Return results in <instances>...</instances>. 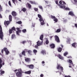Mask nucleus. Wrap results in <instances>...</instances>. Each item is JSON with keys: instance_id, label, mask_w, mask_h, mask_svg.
<instances>
[{"instance_id": "38", "label": "nucleus", "mask_w": 77, "mask_h": 77, "mask_svg": "<svg viewBox=\"0 0 77 77\" xmlns=\"http://www.w3.org/2000/svg\"><path fill=\"white\" fill-rule=\"evenodd\" d=\"M34 9L35 11H38V9L37 8H34Z\"/></svg>"}, {"instance_id": "49", "label": "nucleus", "mask_w": 77, "mask_h": 77, "mask_svg": "<svg viewBox=\"0 0 77 77\" xmlns=\"http://www.w3.org/2000/svg\"><path fill=\"white\" fill-rule=\"evenodd\" d=\"M19 56L20 57H22V54H21V53L20 54H19Z\"/></svg>"}, {"instance_id": "5", "label": "nucleus", "mask_w": 77, "mask_h": 77, "mask_svg": "<svg viewBox=\"0 0 77 77\" xmlns=\"http://www.w3.org/2000/svg\"><path fill=\"white\" fill-rule=\"evenodd\" d=\"M57 68L58 69H61L62 72H63V67L60 66V65H58L57 66Z\"/></svg>"}, {"instance_id": "18", "label": "nucleus", "mask_w": 77, "mask_h": 77, "mask_svg": "<svg viewBox=\"0 0 77 77\" xmlns=\"http://www.w3.org/2000/svg\"><path fill=\"white\" fill-rule=\"evenodd\" d=\"M12 15H13V16H16V15H17V13H16V12H15V11H13L12 13Z\"/></svg>"}, {"instance_id": "42", "label": "nucleus", "mask_w": 77, "mask_h": 77, "mask_svg": "<svg viewBox=\"0 0 77 77\" xmlns=\"http://www.w3.org/2000/svg\"><path fill=\"white\" fill-rule=\"evenodd\" d=\"M22 11H23V12H25V11H26V9L25 8H23L22 9Z\"/></svg>"}, {"instance_id": "4", "label": "nucleus", "mask_w": 77, "mask_h": 77, "mask_svg": "<svg viewBox=\"0 0 77 77\" xmlns=\"http://www.w3.org/2000/svg\"><path fill=\"white\" fill-rule=\"evenodd\" d=\"M3 31H2V26L0 25V38L1 40L3 39Z\"/></svg>"}, {"instance_id": "39", "label": "nucleus", "mask_w": 77, "mask_h": 77, "mask_svg": "<svg viewBox=\"0 0 77 77\" xmlns=\"http://www.w3.org/2000/svg\"><path fill=\"white\" fill-rule=\"evenodd\" d=\"M17 23H18V24H21L22 23V22L21 21H18L17 22Z\"/></svg>"}, {"instance_id": "52", "label": "nucleus", "mask_w": 77, "mask_h": 77, "mask_svg": "<svg viewBox=\"0 0 77 77\" xmlns=\"http://www.w3.org/2000/svg\"><path fill=\"white\" fill-rule=\"evenodd\" d=\"M65 9L66 10H69V8H66Z\"/></svg>"}, {"instance_id": "61", "label": "nucleus", "mask_w": 77, "mask_h": 77, "mask_svg": "<svg viewBox=\"0 0 77 77\" xmlns=\"http://www.w3.org/2000/svg\"><path fill=\"white\" fill-rule=\"evenodd\" d=\"M75 2H77V0H74Z\"/></svg>"}, {"instance_id": "28", "label": "nucleus", "mask_w": 77, "mask_h": 77, "mask_svg": "<svg viewBox=\"0 0 77 77\" xmlns=\"http://www.w3.org/2000/svg\"><path fill=\"white\" fill-rule=\"evenodd\" d=\"M69 63H70V64H71V65H73V63H72V61L71 60H69Z\"/></svg>"}, {"instance_id": "33", "label": "nucleus", "mask_w": 77, "mask_h": 77, "mask_svg": "<svg viewBox=\"0 0 77 77\" xmlns=\"http://www.w3.org/2000/svg\"><path fill=\"white\" fill-rule=\"evenodd\" d=\"M71 41V39L69 38L67 40V43H68L69 42H70V41Z\"/></svg>"}, {"instance_id": "27", "label": "nucleus", "mask_w": 77, "mask_h": 77, "mask_svg": "<svg viewBox=\"0 0 77 77\" xmlns=\"http://www.w3.org/2000/svg\"><path fill=\"white\" fill-rule=\"evenodd\" d=\"M9 21H12V16L11 15L9 16Z\"/></svg>"}, {"instance_id": "54", "label": "nucleus", "mask_w": 77, "mask_h": 77, "mask_svg": "<svg viewBox=\"0 0 77 77\" xmlns=\"http://www.w3.org/2000/svg\"><path fill=\"white\" fill-rule=\"evenodd\" d=\"M65 77H71V76H69V75H68V76H65Z\"/></svg>"}, {"instance_id": "64", "label": "nucleus", "mask_w": 77, "mask_h": 77, "mask_svg": "<svg viewBox=\"0 0 77 77\" xmlns=\"http://www.w3.org/2000/svg\"><path fill=\"white\" fill-rule=\"evenodd\" d=\"M20 2H21V0H18Z\"/></svg>"}, {"instance_id": "11", "label": "nucleus", "mask_w": 77, "mask_h": 77, "mask_svg": "<svg viewBox=\"0 0 77 77\" xmlns=\"http://www.w3.org/2000/svg\"><path fill=\"white\" fill-rule=\"evenodd\" d=\"M55 41H56L57 42H60V40H59V37H58V36H57V35H55Z\"/></svg>"}, {"instance_id": "10", "label": "nucleus", "mask_w": 77, "mask_h": 77, "mask_svg": "<svg viewBox=\"0 0 77 77\" xmlns=\"http://www.w3.org/2000/svg\"><path fill=\"white\" fill-rule=\"evenodd\" d=\"M51 18H52V19H54V21H55V22H57V19L55 18V17L54 16H53L51 15Z\"/></svg>"}, {"instance_id": "35", "label": "nucleus", "mask_w": 77, "mask_h": 77, "mask_svg": "<svg viewBox=\"0 0 77 77\" xmlns=\"http://www.w3.org/2000/svg\"><path fill=\"white\" fill-rule=\"evenodd\" d=\"M22 32L23 33H26V29H23L22 30Z\"/></svg>"}, {"instance_id": "37", "label": "nucleus", "mask_w": 77, "mask_h": 77, "mask_svg": "<svg viewBox=\"0 0 77 77\" xmlns=\"http://www.w3.org/2000/svg\"><path fill=\"white\" fill-rule=\"evenodd\" d=\"M10 34H11L12 33V29H10L9 31Z\"/></svg>"}, {"instance_id": "56", "label": "nucleus", "mask_w": 77, "mask_h": 77, "mask_svg": "<svg viewBox=\"0 0 77 77\" xmlns=\"http://www.w3.org/2000/svg\"><path fill=\"white\" fill-rule=\"evenodd\" d=\"M3 51H4L2 49V53H3Z\"/></svg>"}, {"instance_id": "25", "label": "nucleus", "mask_w": 77, "mask_h": 77, "mask_svg": "<svg viewBox=\"0 0 77 77\" xmlns=\"http://www.w3.org/2000/svg\"><path fill=\"white\" fill-rule=\"evenodd\" d=\"M0 72H1V75H2V74H3L5 73V71H3L2 70H0Z\"/></svg>"}, {"instance_id": "58", "label": "nucleus", "mask_w": 77, "mask_h": 77, "mask_svg": "<svg viewBox=\"0 0 77 77\" xmlns=\"http://www.w3.org/2000/svg\"><path fill=\"white\" fill-rule=\"evenodd\" d=\"M75 27H77V24H75Z\"/></svg>"}, {"instance_id": "32", "label": "nucleus", "mask_w": 77, "mask_h": 77, "mask_svg": "<svg viewBox=\"0 0 77 77\" xmlns=\"http://www.w3.org/2000/svg\"><path fill=\"white\" fill-rule=\"evenodd\" d=\"M58 50L59 52H61V51H62V48H59Z\"/></svg>"}, {"instance_id": "24", "label": "nucleus", "mask_w": 77, "mask_h": 77, "mask_svg": "<svg viewBox=\"0 0 77 77\" xmlns=\"http://www.w3.org/2000/svg\"><path fill=\"white\" fill-rule=\"evenodd\" d=\"M25 74H30L31 73V71H28L27 72H24Z\"/></svg>"}, {"instance_id": "47", "label": "nucleus", "mask_w": 77, "mask_h": 77, "mask_svg": "<svg viewBox=\"0 0 77 77\" xmlns=\"http://www.w3.org/2000/svg\"><path fill=\"white\" fill-rule=\"evenodd\" d=\"M35 23H32V26L33 27H35Z\"/></svg>"}, {"instance_id": "62", "label": "nucleus", "mask_w": 77, "mask_h": 77, "mask_svg": "<svg viewBox=\"0 0 77 77\" xmlns=\"http://www.w3.org/2000/svg\"><path fill=\"white\" fill-rule=\"evenodd\" d=\"M69 68H71V66H69Z\"/></svg>"}, {"instance_id": "57", "label": "nucleus", "mask_w": 77, "mask_h": 77, "mask_svg": "<svg viewBox=\"0 0 77 77\" xmlns=\"http://www.w3.org/2000/svg\"><path fill=\"white\" fill-rule=\"evenodd\" d=\"M17 71H18L17 69H16L14 70V71L15 72H17Z\"/></svg>"}, {"instance_id": "6", "label": "nucleus", "mask_w": 77, "mask_h": 77, "mask_svg": "<svg viewBox=\"0 0 77 77\" xmlns=\"http://www.w3.org/2000/svg\"><path fill=\"white\" fill-rule=\"evenodd\" d=\"M16 75L17 77H21L22 76V73L20 72H17L16 73Z\"/></svg>"}, {"instance_id": "48", "label": "nucleus", "mask_w": 77, "mask_h": 77, "mask_svg": "<svg viewBox=\"0 0 77 77\" xmlns=\"http://www.w3.org/2000/svg\"><path fill=\"white\" fill-rule=\"evenodd\" d=\"M0 11H2V8L1 7V5H0Z\"/></svg>"}, {"instance_id": "8", "label": "nucleus", "mask_w": 77, "mask_h": 77, "mask_svg": "<svg viewBox=\"0 0 77 77\" xmlns=\"http://www.w3.org/2000/svg\"><path fill=\"white\" fill-rule=\"evenodd\" d=\"M4 50L6 54L8 55V54L9 53V52L8 51V49L6 48H4Z\"/></svg>"}, {"instance_id": "17", "label": "nucleus", "mask_w": 77, "mask_h": 77, "mask_svg": "<svg viewBox=\"0 0 77 77\" xmlns=\"http://www.w3.org/2000/svg\"><path fill=\"white\" fill-rule=\"evenodd\" d=\"M25 61L27 62H29L30 61V59L29 58H28L26 59L25 58Z\"/></svg>"}, {"instance_id": "7", "label": "nucleus", "mask_w": 77, "mask_h": 77, "mask_svg": "<svg viewBox=\"0 0 77 77\" xmlns=\"http://www.w3.org/2000/svg\"><path fill=\"white\" fill-rule=\"evenodd\" d=\"M17 30L18 31H17L16 32V33L17 35L19 36H20V33L21 32V31L20 29V28H17Z\"/></svg>"}, {"instance_id": "3", "label": "nucleus", "mask_w": 77, "mask_h": 77, "mask_svg": "<svg viewBox=\"0 0 77 77\" xmlns=\"http://www.w3.org/2000/svg\"><path fill=\"white\" fill-rule=\"evenodd\" d=\"M38 17L39 18V21L40 22H41V24L42 25V26L44 25V24H45V22H44V20H43V19L41 17V16L40 15L38 14Z\"/></svg>"}, {"instance_id": "60", "label": "nucleus", "mask_w": 77, "mask_h": 77, "mask_svg": "<svg viewBox=\"0 0 77 77\" xmlns=\"http://www.w3.org/2000/svg\"><path fill=\"white\" fill-rule=\"evenodd\" d=\"M45 2L46 3H48V1H45Z\"/></svg>"}, {"instance_id": "63", "label": "nucleus", "mask_w": 77, "mask_h": 77, "mask_svg": "<svg viewBox=\"0 0 77 77\" xmlns=\"http://www.w3.org/2000/svg\"><path fill=\"white\" fill-rule=\"evenodd\" d=\"M2 65H5V63H2Z\"/></svg>"}, {"instance_id": "31", "label": "nucleus", "mask_w": 77, "mask_h": 77, "mask_svg": "<svg viewBox=\"0 0 77 77\" xmlns=\"http://www.w3.org/2000/svg\"><path fill=\"white\" fill-rule=\"evenodd\" d=\"M22 55H23V56H26V55L25 54V51H22Z\"/></svg>"}, {"instance_id": "44", "label": "nucleus", "mask_w": 77, "mask_h": 77, "mask_svg": "<svg viewBox=\"0 0 77 77\" xmlns=\"http://www.w3.org/2000/svg\"><path fill=\"white\" fill-rule=\"evenodd\" d=\"M8 4L10 6H11V1H9L8 2Z\"/></svg>"}, {"instance_id": "59", "label": "nucleus", "mask_w": 77, "mask_h": 77, "mask_svg": "<svg viewBox=\"0 0 77 77\" xmlns=\"http://www.w3.org/2000/svg\"><path fill=\"white\" fill-rule=\"evenodd\" d=\"M0 18H2V15L0 14Z\"/></svg>"}, {"instance_id": "19", "label": "nucleus", "mask_w": 77, "mask_h": 77, "mask_svg": "<svg viewBox=\"0 0 77 77\" xmlns=\"http://www.w3.org/2000/svg\"><path fill=\"white\" fill-rule=\"evenodd\" d=\"M72 47H74L75 48V46L77 45V43L76 42L72 44Z\"/></svg>"}, {"instance_id": "20", "label": "nucleus", "mask_w": 77, "mask_h": 77, "mask_svg": "<svg viewBox=\"0 0 77 77\" xmlns=\"http://www.w3.org/2000/svg\"><path fill=\"white\" fill-rule=\"evenodd\" d=\"M26 6H28L29 8V9H30V8L31 7H32V5H31L29 3H27V4H26Z\"/></svg>"}, {"instance_id": "30", "label": "nucleus", "mask_w": 77, "mask_h": 77, "mask_svg": "<svg viewBox=\"0 0 77 77\" xmlns=\"http://www.w3.org/2000/svg\"><path fill=\"white\" fill-rule=\"evenodd\" d=\"M61 30L60 29H57L56 31V33H59L60 32Z\"/></svg>"}, {"instance_id": "22", "label": "nucleus", "mask_w": 77, "mask_h": 77, "mask_svg": "<svg viewBox=\"0 0 77 77\" xmlns=\"http://www.w3.org/2000/svg\"><path fill=\"white\" fill-rule=\"evenodd\" d=\"M16 38V36L15 35L13 34L12 35L11 39H15Z\"/></svg>"}, {"instance_id": "15", "label": "nucleus", "mask_w": 77, "mask_h": 77, "mask_svg": "<svg viewBox=\"0 0 77 77\" xmlns=\"http://www.w3.org/2000/svg\"><path fill=\"white\" fill-rule=\"evenodd\" d=\"M50 47H51V48H54L55 46H54V44H51L50 45Z\"/></svg>"}, {"instance_id": "1", "label": "nucleus", "mask_w": 77, "mask_h": 77, "mask_svg": "<svg viewBox=\"0 0 77 77\" xmlns=\"http://www.w3.org/2000/svg\"><path fill=\"white\" fill-rule=\"evenodd\" d=\"M43 38H44V35H41L40 37V39L42 41H38L37 42V44L35 46V48H38V47H39V46H40L42 44Z\"/></svg>"}, {"instance_id": "9", "label": "nucleus", "mask_w": 77, "mask_h": 77, "mask_svg": "<svg viewBox=\"0 0 77 77\" xmlns=\"http://www.w3.org/2000/svg\"><path fill=\"white\" fill-rule=\"evenodd\" d=\"M27 66L28 67H29V68H31V69H33L34 68V66L33 64L27 65Z\"/></svg>"}, {"instance_id": "2", "label": "nucleus", "mask_w": 77, "mask_h": 77, "mask_svg": "<svg viewBox=\"0 0 77 77\" xmlns=\"http://www.w3.org/2000/svg\"><path fill=\"white\" fill-rule=\"evenodd\" d=\"M56 4H57L59 6L60 8H65V5H66V3L63 1H60L59 2L60 4H58V2L57 1H55Z\"/></svg>"}, {"instance_id": "26", "label": "nucleus", "mask_w": 77, "mask_h": 77, "mask_svg": "<svg viewBox=\"0 0 77 77\" xmlns=\"http://www.w3.org/2000/svg\"><path fill=\"white\" fill-rule=\"evenodd\" d=\"M41 53L43 54H46V52H45V51L43 50V51H41Z\"/></svg>"}, {"instance_id": "53", "label": "nucleus", "mask_w": 77, "mask_h": 77, "mask_svg": "<svg viewBox=\"0 0 77 77\" xmlns=\"http://www.w3.org/2000/svg\"><path fill=\"white\" fill-rule=\"evenodd\" d=\"M53 37V36H51L50 37V39H52V38Z\"/></svg>"}, {"instance_id": "29", "label": "nucleus", "mask_w": 77, "mask_h": 77, "mask_svg": "<svg viewBox=\"0 0 77 77\" xmlns=\"http://www.w3.org/2000/svg\"><path fill=\"white\" fill-rule=\"evenodd\" d=\"M29 3H31V4H34V5H36V3L35 2H32L31 1H30Z\"/></svg>"}, {"instance_id": "36", "label": "nucleus", "mask_w": 77, "mask_h": 77, "mask_svg": "<svg viewBox=\"0 0 77 77\" xmlns=\"http://www.w3.org/2000/svg\"><path fill=\"white\" fill-rule=\"evenodd\" d=\"M45 43L46 44H48V43H49V41H48V40L47 39H46Z\"/></svg>"}, {"instance_id": "34", "label": "nucleus", "mask_w": 77, "mask_h": 77, "mask_svg": "<svg viewBox=\"0 0 77 77\" xmlns=\"http://www.w3.org/2000/svg\"><path fill=\"white\" fill-rule=\"evenodd\" d=\"M19 72H20V71H21V72H24L22 71V70L21 69H19L17 70Z\"/></svg>"}, {"instance_id": "12", "label": "nucleus", "mask_w": 77, "mask_h": 77, "mask_svg": "<svg viewBox=\"0 0 77 77\" xmlns=\"http://www.w3.org/2000/svg\"><path fill=\"white\" fill-rule=\"evenodd\" d=\"M9 21H5L4 22V24L5 26H8V25L9 24Z\"/></svg>"}, {"instance_id": "23", "label": "nucleus", "mask_w": 77, "mask_h": 77, "mask_svg": "<svg viewBox=\"0 0 77 77\" xmlns=\"http://www.w3.org/2000/svg\"><path fill=\"white\" fill-rule=\"evenodd\" d=\"M29 55H32V51L30 50H29L27 51Z\"/></svg>"}, {"instance_id": "16", "label": "nucleus", "mask_w": 77, "mask_h": 77, "mask_svg": "<svg viewBox=\"0 0 77 77\" xmlns=\"http://www.w3.org/2000/svg\"><path fill=\"white\" fill-rule=\"evenodd\" d=\"M2 62H3V61L2 60V59L0 58V69H1V67H2Z\"/></svg>"}, {"instance_id": "46", "label": "nucleus", "mask_w": 77, "mask_h": 77, "mask_svg": "<svg viewBox=\"0 0 77 77\" xmlns=\"http://www.w3.org/2000/svg\"><path fill=\"white\" fill-rule=\"evenodd\" d=\"M12 29L13 30H15V28L13 27L12 28Z\"/></svg>"}, {"instance_id": "45", "label": "nucleus", "mask_w": 77, "mask_h": 77, "mask_svg": "<svg viewBox=\"0 0 77 77\" xmlns=\"http://www.w3.org/2000/svg\"><path fill=\"white\" fill-rule=\"evenodd\" d=\"M15 0H12V2H13V3H14V4H15Z\"/></svg>"}, {"instance_id": "14", "label": "nucleus", "mask_w": 77, "mask_h": 77, "mask_svg": "<svg viewBox=\"0 0 77 77\" xmlns=\"http://www.w3.org/2000/svg\"><path fill=\"white\" fill-rule=\"evenodd\" d=\"M58 57L59 58V59H61V60H63L64 59L63 57H62V56L60 54H59L58 55Z\"/></svg>"}, {"instance_id": "55", "label": "nucleus", "mask_w": 77, "mask_h": 77, "mask_svg": "<svg viewBox=\"0 0 77 77\" xmlns=\"http://www.w3.org/2000/svg\"><path fill=\"white\" fill-rule=\"evenodd\" d=\"M66 21H67V20H64V22H66Z\"/></svg>"}, {"instance_id": "43", "label": "nucleus", "mask_w": 77, "mask_h": 77, "mask_svg": "<svg viewBox=\"0 0 77 77\" xmlns=\"http://www.w3.org/2000/svg\"><path fill=\"white\" fill-rule=\"evenodd\" d=\"M26 43V41H23L22 42V44H24L25 43Z\"/></svg>"}, {"instance_id": "40", "label": "nucleus", "mask_w": 77, "mask_h": 77, "mask_svg": "<svg viewBox=\"0 0 77 77\" xmlns=\"http://www.w3.org/2000/svg\"><path fill=\"white\" fill-rule=\"evenodd\" d=\"M67 54H68V52H66L64 54V56H66Z\"/></svg>"}, {"instance_id": "41", "label": "nucleus", "mask_w": 77, "mask_h": 77, "mask_svg": "<svg viewBox=\"0 0 77 77\" xmlns=\"http://www.w3.org/2000/svg\"><path fill=\"white\" fill-rule=\"evenodd\" d=\"M39 8H40V9H42V11L43 10V9H42V7L41 6H39Z\"/></svg>"}, {"instance_id": "13", "label": "nucleus", "mask_w": 77, "mask_h": 77, "mask_svg": "<svg viewBox=\"0 0 77 77\" xmlns=\"http://www.w3.org/2000/svg\"><path fill=\"white\" fill-rule=\"evenodd\" d=\"M69 15H70L71 16H74L75 15L72 11H70L69 13Z\"/></svg>"}, {"instance_id": "51", "label": "nucleus", "mask_w": 77, "mask_h": 77, "mask_svg": "<svg viewBox=\"0 0 77 77\" xmlns=\"http://www.w3.org/2000/svg\"><path fill=\"white\" fill-rule=\"evenodd\" d=\"M43 76H44V75L42 74H41L40 76L41 77H42Z\"/></svg>"}, {"instance_id": "50", "label": "nucleus", "mask_w": 77, "mask_h": 77, "mask_svg": "<svg viewBox=\"0 0 77 77\" xmlns=\"http://www.w3.org/2000/svg\"><path fill=\"white\" fill-rule=\"evenodd\" d=\"M42 64H44V63H45V62L44 61H42Z\"/></svg>"}, {"instance_id": "21", "label": "nucleus", "mask_w": 77, "mask_h": 77, "mask_svg": "<svg viewBox=\"0 0 77 77\" xmlns=\"http://www.w3.org/2000/svg\"><path fill=\"white\" fill-rule=\"evenodd\" d=\"M33 52L34 53V54L35 55H36V53H37V52H38V51H37V50H36L35 49H34L33 50Z\"/></svg>"}]
</instances>
